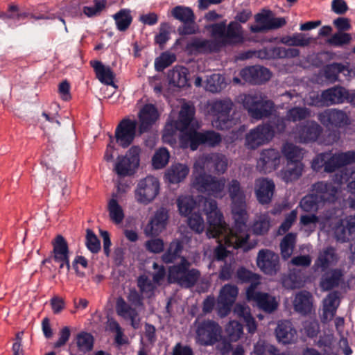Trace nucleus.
I'll return each mask as SVG.
<instances>
[{"mask_svg":"<svg viewBox=\"0 0 355 355\" xmlns=\"http://www.w3.org/2000/svg\"><path fill=\"white\" fill-rule=\"evenodd\" d=\"M167 220V211L164 209H159L144 228V234L148 236L159 234L165 229Z\"/></svg>","mask_w":355,"mask_h":355,"instance_id":"b1692460","label":"nucleus"},{"mask_svg":"<svg viewBox=\"0 0 355 355\" xmlns=\"http://www.w3.org/2000/svg\"><path fill=\"white\" fill-rule=\"evenodd\" d=\"M336 257L332 249H328L321 252L315 263V267L320 268L324 271L320 281V286L322 290L327 291L338 285L341 277L339 270H330L331 266L336 261Z\"/></svg>","mask_w":355,"mask_h":355,"instance_id":"0eeeda50","label":"nucleus"},{"mask_svg":"<svg viewBox=\"0 0 355 355\" xmlns=\"http://www.w3.org/2000/svg\"><path fill=\"white\" fill-rule=\"evenodd\" d=\"M320 224L321 227H331V231L334 232L336 237L338 240H344L347 230H349L355 225V217L349 216L345 218H340L337 216L330 217L325 221L320 220L313 215H303L300 218L301 229L309 234L313 232L317 224ZM330 232V230H327Z\"/></svg>","mask_w":355,"mask_h":355,"instance_id":"39448f33","label":"nucleus"},{"mask_svg":"<svg viewBox=\"0 0 355 355\" xmlns=\"http://www.w3.org/2000/svg\"><path fill=\"white\" fill-rule=\"evenodd\" d=\"M283 153L288 162L282 173V178L286 182L295 180L301 175L302 171V164L298 162L302 152L292 144H286L283 148Z\"/></svg>","mask_w":355,"mask_h":355,"instance_id":"9b49d317","label":"nucleus"},{"mask_svg":"<svg viewBox=\"0 0 355 355\" xmlns=\"http://www.w3.org/2000/svg\"><path fill=\"white\" fill-rule=\"evenodd\" d=\"M113 18L117 28L121 31H125L130 25L132 20L131 12L128 9L121 10L114 15Z\"/></svg>","mask_w":355,"mask_h":355,"instance_id":"4c0bfd02","label":"nucleus"},{"mask_svg":"<svg viewBox=\"0 0 355 355\" xmlns=\"http://www.w3.org/2000/svg\"><path fill=\"white\" fill-rule=\"evenodd\" d=\"M171 14L175 19L185 23L193 20V13L189 8L177 6L172 10Z\"/></svg>","mask_w":355,"mask_h":355,"instance_id":"c03bdc74","label":"nucleus"},{"mask_svg":"<svg viewBox=\"0 0 355 355\" xmlns=\"http://www.w3.org/2000/svg\"><path fill=\"white\" fill-rule=\"evenodd\" d=\"M311 39L302 33H297L291 37H285L282 39V42L288 46H304L308 45Z\"/></svg>","mask_w":355,"mask_h":355,"instance_id":"37998d69","label":"nucleus"},{"mask_svg":"<svg viewBox=\"0 0 355 355\" xmlns=\"http://www.w3.org/2000/svg\"><path fill=\"white\" fill-rule=\"evenodd\" d=\"M70 337V330L69 327H64L60 331V337L58 340L54 343L53 347L55 348H59L64 345L69 340Z\"/></svg>","mask_w":355,"mask_h":355,"instance_id":"69168bd1","label":"nucleus"},{"mask_svg":"<svg viewBox=\"0 0 355 355\" xmlns=\"http://www.w3.org/2000/svg\"><path fill=\"white\" fill-rule=\"evenodd\" d=\"M339 304L338 297L336 293H330L323 302V312L322 318L327 322L331 320L336 313Z\"/></svg>","mask_w":355,"mask_h":355,"instance_id":"473e14b6","label":"nucleus"},{"mask_svg":"<svg viewBox=\"0 0 355 355\" xmlns=\"http://www.w3.org/2000/svg\"><path fill=\"white\" fill-rule=\"evenodd\" d=\"M234 313L237 317L243 318L250 332L253 333L255 331L257 325L248 307L237 304L234 309Z\"/></svg>","mask_w":355,"mask_h":355,"instance_id":"f704fd0d","label":"nucleus"},{"mask_svg":"<svg viewBox=\"0 0 355 355\" xmlns=\"http://www.w3.org/2000/svg\"><path fill=\"white\" fill-rule=\"evenodd\" d=\"M175 60L174 54L165 52L157 57L155 60V68L156 71H162L171 64Z\"/></svg>","mask_w":355,"mask_h":355,"instance_id":"de8ad7c7","label":"nucleus"},{"mask_svg":"<svg viewBox=\"0 0 355 355\" xmlns=\"http://www.w3.org/2000/svg\"><path fill=\"white\" fill-rule=\"evenodd\" d=\"M286 24L283 17H274L269 10H263L255 15V23L250 26L252 33L263 32L267 30L277 28Z\"/></svg>","mask_w":355,"mask_h":355,"instance_id":"2eb2a0df","label":"nucleus"},{"mask_svg":"<svg viewBox=\"0 0 355 355\" xmlns=\"http://www.w3.org/2000/svg\"><path fill=\"white\" fill-rule=\"evenodd\" d=\"M137 122L130 119L123 120L117 126L115 132L116 142L123 148L128 146L134 140L136 135Z\"/></svg>","mask_w":355,"mask_h":355,"instance_id":"f3484780","label":"nucleus"},{"mask_svg":"<svg viewBox=\"0 0 355 355\" xmlns=\"http://www.w3.org/2000/svg\"><path fill=\"white\" fill-rule=\"evenodd\" d=\"M343 180L348 182L347 190L343 195L347 198L350 207L355 209V176H348L347 174L336 175L334 183L327 184L322 182L315 185V189L318 192L317 196L324 200L332 201L338 196V189H340Z\"/></svg>","mask_w":355,"mask_h":355,"instance_id":"423d86ee","label":"nucleus"},{"mask_svg":"<svg viewBox=\"0 0 355 355\" xmlns=\"http://www.w3.org/2000/svg\"><path fill=\"white\" fill-rule=\"evenodd\" d=\"M278 255L268 250H261L257 258V265L259 268L267 275H274L278 270Z\"/></svg>","mask_w":355,"mask_h":355,"instance_id":"412c9836","label":"nucleus"},{"mask_svg":"<svg viewBox=\"0 0 355 355\" xmlns=\"http://www.w3.org/2000/svg\"><path fill=\"white\" fill-rule=\"evenodd\" d=\"M293 306L301 314L310 313L313 308L312 295L306 291L297 293L293 300Z\"/></svg>","mask_w":355,"mask_h":355,"instance_id":"bb28decb","label":"nucleus"},{"mask_svg":"<svg viewBox=\"0 0 355 355\" xmlns=\"http://www.w3.org/2000/svg\"><path fill=\"white\" fill-rule=\"evenodd\" d=\"M355 162V151L340 153L331 156L326 153L318 155L313 162L312 167L314 170H319L322 166L326 171H332L336 168Z\"/></svg>","mask_w":355,"mask_h":355,"instance_id":"f8f14e48","label":"nucleus"},{"mask_svg":"<svg viewBox=\"0 0 355 355\" xmlns=\"http://www.w3.org/2000/svg\"><path fill=\"white\" fill-rule=\"evenodd\" d=\"M86 244L88 249L92 252H97L100 250V242L98 238L89 230H87Z\"/></svg>","mask_w":355,"mask_h":355,"instance_id":"6e6d98bb","label":"nucleus"},{"mask_svg":"<svg viewBox=\"0 0 355 355\" xmlns=\"http://www.w3.org/2000/svg\"><path fill=\"white\" fill-rule=\"evenodd\" d=\"M351 35L348 33L339 32L334 34L329 40V42L335 46H341L348 44L351 41Z\"/></svg>","mask_w":355,"mask_h":355,"instance_id":"4d7b16f0","label":"nucleus"},{"mask_svg":"<svg viewBox=\"0 0 355 355\" xmlns=\"http://www.w3.org/2000/svg\"><path fill=\"white\" fill-rule=\"evenodd\" d=\"M169 158L168 151L164 148H161L154 153L152 157V165L155 169H161L168 164Z\"/></svg>","mask_w":355,"mask_h":355,"instance_id":"ea45409f","label":"nucleus"},{"mask_svg":"<svg viewBox=\"0 0 355 355\" xmlns=\"http://www.w3.org/2000/svg\"><path fill=\"white\" fill-rule=\"evenodd\" d=\"M168 38V26L166 24L161 25L159 32L155 37V42L159 45H162L166 43Z\"/></svg>","mask_w":355,"mask_h":355,"instance_id":"e2e57ef3","label":"nucleus"},{"mask_svg":"<svg viewBox=\"0 0 355 355\" xmlns=\"http://www.w3.org/2000/svg\"><path fill=\"white\" fill-rule=\"evenodd\" d=\"M76 343L80 351L87 352L92 349L94 344V339L91 334L82 332L77 336Z\"/></svg>","mask_w":355,"mask_h":355,"instance_id":"a18cd8bd","label":"nucleus"},{"mask_svg":"<svg viewBox=\"0 0 355 355\" xmlns=\"http://www.w3.org/2000/svg\"><path fill=\"white\" fill-rule=\"evenodd\" d=\"M128 300L130 305L123 298L119 297L116 301V311L124 320L130 321L134 329H137L140 323L139 312L142 308L141 298L136 291H130Z\"/></svg>","mask_w":355,"mask_h":355,"instance_id":"6e6552de","label":"nucleus"},{"mask_svg":"<svg viewBox=\"0 0 355 355\" xmlns=\"http://www.w3.org/2000/svg\"><path fill=\"white\" fill-rule=\"evenodd\" d=\"M256 68V76L254 77V81H265L270 78V73L268 69L264 67H255Z\"/></svg>","mask_w":355,"mask_h":355,"instance_id":"774afa93","label":"nucleus"},{"mask_svg":"<svg viewBox=\"0 0 355 355\" xmlns=\"http://www.w3.org/2000/svg\"><path fill=\"white\" fill-rule=\"evenodd\" d=\"M193 108L184 104L180 112L178 121H169L165 126L163 139L165 142L173 144L175 141V134L180 132V144L184 148L190 147L195 150L201 144L214 146L220 141L218 134L214 132H198L193 119Z\"/></svg>","mask_w":355,"mask_h":355,"instance_id":"f03ea898","label":"nucleus"},{"mask_svg":"<svg viewBox=\"0 0 355 355\" xmlns=\"http://www.w3.org/2000/svg\"><path fill=\"white\" fill-rule=\"evenodd\" d=\"M220 334V329L214 322L203 323L197 330V340L202 344L210 345L218 339Z\"/></svg>","mask_w":355,"mask_h":355,"instance_id":"5701e85b","label":"nucleus"},{"mask_svg":"<svg viewBox=\"0 0 355 355\" xmlns=\"http://www.w3.org/2000/svg\"><path fill=\"white\" fill-rule=\"evenodd\" d=\"M284 127L283 122L275 128H272L270 125L258 127L247 135L246 144L251 148H256L271 139L274 134L282 131Z\"/></svg>","mask_w":355,"mask_h":355,"instance_id":"4468645a","label":"nucleus"},{"mask_svg":"<svg viewBox=\"0 0 355 355\" xmlns=\"http://www.w3.org/2000/svg\"><path fill=\"white\" fill-rule=\"evenodd\" d=\"M106 3L105 0H96L94 2V4L84 6L83 12L88 17L98 15L105 8Z\"/></svg>","mask_w":355,"mask_h":355,"instance_id":"8fccbe9b","label":"nucleus"},{"mask_svg":"<svg viewBox=\"0 0 355 355\" xmlns=\"http://www.w3.org/2000/svg\"><path fill=\"white\" fill-rule=\"evenodd\" d=\"M141 149L138 146H132L124 155L119 156L114 164V171L120 177L133 175L140 164Z\"/></svg>","mask_w":355,"mask_h":355,"instance_id":"1a4fd4ad","label":"nucleus"},{"mask_svg":"<svg viewBox=\"0 0 355 355\" xmlns=\"http://www.w3.org/2000/svg\"><path fill=\"white\" fill-rule=\"evenodd\" d=\"M295 331L289 322H281L276 329L277 338L283 343H289L295 338Z\"/></svg>","mask_w":355,"mask_h":355,"instance_id":"72a5a7b5","label":"nucleus"},{"mask_svg":"<svg viewBox=\"0 0 355 355\" xmlns=\"http://www.w3.org/2000/svg\"><path fill=\"white\" fill-rule=\"evenodd\" d=\"M270 227V221L268 215L263 214L257 217L253 226V232L257 234H262L266 232Z\"/></svg>","mask_w":355,"mask_h":355,"instance_id":"09e8293b","label":"nucleus"},{"mask_svg":"<svg viewBox=\"0 0 355 355\" xmlns=\"http://www.w3.org/2000/svg\"><path fill=\"white\" fill-rule=\"evenodd\" d=\"M275 185L267 179L258 180L256 183V194L258 200L262 203H268L273 195Z\"/></svg>","mask_w":355,"mask_h":355,"instance_id":"cd10ccee","label":"nucleus"},{"mask_svg":"<svg viewBox=\"0 0 355 355\" xmlns=\"http://www.w3.org/2000/svg\"><path fill=\"white\" fill-rule=\"evenodd\" d=\"M211 164L207 157L200 158L196 162L193 167V186L201 192L221 198L225 193V180L224 178H213L205 173V168H208Z\"/></svg>","mask_w":355,"mask_h":355,"instance_id":"20e7f679","label":"nucleus"},{"mask_svg":"<svg viewBox=\"0 0 355 355\" xmlns=\"http://www.w3.org/2000/svg\"><path fill=\"white\" fill-rule=\"evenodd\" d=\"M138 285L141 291L149 296L153 291L155 286L152 284L145 277H141L138 280Z\"/></svg>","mask_w":355,"mask_h":355,"instance_id":"338daca9","label":"nucleus"},{"mask_svg":"<svg viewBox=\"0 0 355 355\" xmlns=\"http://www.w3.org/2000/svg\"><path fill=\"white\" fill-rule=\"evenodd\" d=\"M238 278L243 282H250L251 285L249 288H252V291H254V288L260 282V277L257 274H253L251 272L241 268L237 272Z\"/></svg>","mask_w":355,"mask_h":355,"instance_id":"49530a36","label":"nucleus"},{"mask_svg":"<svg viewBox=\"0 0 355 355\" xmlns=\"http://www.w3.org/2000/svg\"><path fill=\"white\" fill-rule=\"evenodd\" d=\"M243 103L249 113L254 118H261L266 115L272 107V102L263 101L260 97L252 96H245Z\"/></svg>","mask_w":355,"mask_h":355,"instance_id":"a211bd4d","label":"nucleus"},{"mask_svg":"<svg viewBox=\"0 0 355 355\" xmlns=\"http://www.w3.org/2000/svg\"><path fill=\"white\" fill-rule=\"evenodd\" d=\"M280 163L279 153L274 149L263 150L258 161V166L266 172H270L277 168Z\"/></svg>","mask_w":355,"mask_h":355,"instance_id":"a878e982","label":"nucleus"},{"mask_svg":"<svg viewBox=\"0 0 355 355\" xmlns=\"http://www.w3.org/2000/svg\"><path fill=\"white\" fill-rule=\"evenodd\" d=\"M227 36L234 42L241 41L243 33L241 25L236 22L230 23L227 28Z\"/></svg>","mask_w":355,"mask_h":355,"instance_id":"603ef678","label":"nucleus"},{"mask_svg":"<svg viewBox=\"0 0 355 355\" xmlns=\"http://www.w3.org/2000/svg\"><path fill=\"white\" fill-rule=\"evenodd\" d=\"M355 104V92L349 96L347 92L342 87H336L326 90L321 95V101H313L311 103L315 105H329L344 102L347 98Z\"/></svg>","mask_w":355,"mask_h":355,"instance_id":"6ab92c4d","label":"nucleus"},{"mask_svg":"<svg viewBox=\"0 0 355 355\" xmlns=\"http://www.w3.org/2000/svg\"><path fill=\"white\" fill-rule=\"evenodd\" d=\"M320 120L324 125H341L347 123L348 118L346 114L342 111L329 110L320 115Z\"/></svg>","mask_w":355,"mask_h":355,"instance_id":"2f4dec72","label":"nucleus"},{"mask_svg":"<svg viewBox=\"0 0 355 355\" xmlns=\"http://www.w3.org/2000/svg\"><path fill=\"white\" fill-rule=\"evenodd\" d=\"M297 217V211L295 210L292 211L288 216L286 218L284 223L281 225L279 229V234H283L286 232L291 227L293 223L295 221Z\"/></svg>","mask_w":355,"mask_h":355,"instance_id":"0e129e2a","label":"nucleus"},{"mask_svg":"<svg viewBox=\"0 0 355 355\" xmlns=\"http://www.w3.org/2000/svg\"><path fill=\"white\" fill-rule=\"evenodd\" d=\"M170 83L177 87H184L187 85V69L182 67H176L168 73Z\"/></svg>","mask_w":355,"mask_h":355,"instance_id":"c9c22d12","label":"nucleus"},{"mask_svg":"<svg viewBox=\"0 0 355 355\" xmlns=\"http://www.w3.org/2000/svg\"><path fill=\"white\" fill-rule=\"evenodd\" d=\"M229 191L232 199V214L235 220L234 227L227 228L223 216L218 209L215 201L205 200L202 204L199 203L196 210L193 211L188 217L190 227L198 233L205 230L204 220L199 214L203 209L207 215V235L209 237L218 238L220 245L216 248L215 255L217 259H223L227 255L229 250H225L222 244L232 248H242L248 250L254 247V244L248 241L249 235L247 232L245 222L248 216L245 209L243 195L239 192V183L232 181Z\"/></svg>","mask_w":355,"mask_h":355,"instance_id":"f257e3e1","label":"nucleus"},{"mask_svg":"<svg viewBox=\"0 0 355 355\" xmlns=\"http://www.w3.org/2000/svg\"><path fill=\"white\" fill-rule=\"evenodd\" d=\"M140 132L146 131L158 119L159 114L152 105H145L139 112Z\"/></svg>","mask_w":355,"mask_h":355,"instance_id":"c85d7f7f","label":"nucleus"},{"mask_svg":"<svg viewBox=\"0 0 355 355\" xmlns=\"http://www.w3.org/2000/svg\"><path fill=\"white\" fill-rule=\"evenodd\" d=\"M42 116L44 119V128L46 131H51V130H56L58 129L60 125V121L57 119V116L55 114L53 116H50L49 114L44 112L42 115Z\"/></svg>","mask_w":355,"mask_h":355,"instance_id":"864d4df0","label":"nucleus"},{"mask_svg":"<svg viewBox=\"0 0 355 355\" xmlns=\"http://www.w3.org/2000/svg\"><path fill=\"white\" fill-rule=\"evenodd\" d=\"M189 168L184 164H173L164 173L165 181L169 184H178L188 175Z\"/></svg>","mask_w":355,"mask_h":355,"instance_id":"393cba45","label":"nucleus"},{"mask_svg":"<svg viewBox=\"0 0 355 355\" xmlns=\"http://www.w3.org/2000/svg\"><path fill=\"white\" fill-rule=\"evenodd\" d=\"M23 336L24 332L19 331L12 339V352L13 355H24V350L22 347Z\"/></svg>","mask_w":355,"mask_h":355,"instance_id":"5fc2aeb1","label":"nucleus"},{"mask_svg":"<svg viewBox=\"0 0 355 355\" xmlns=\"http://www.w3.org/2000/svg\"><path fill=\"white\" fill-rule=\"evenodd\" d=\"M226 333L230 340L236 341L243 334V327L238 322L231 321L226 327Z\"/></svg>","mask_w":355,"mask_h":355,"instance_id":"3c124183","label":"nucleus"},{"mask_svg":"<svg viewBox=\"0 0 355 355\" xmlns=\"http://www.w3.org/2000/svg\"><path fill=\"white\" fill-rule=\"evenodd\" d=\"M246 296L249 301H254L256 304L266 312H272L278 306V301L275 297L266 293H257L248 288L246 291Z\"/></svg>","mask_w":355,"mask_h":355,"instance_id":"4be33fe9","label":"nucleus"},{"mask_svg":"<svg viewBox=\"0 0 355 355\" xmlns=\"http://www.w3.org/2000/svg\"><path fill=\"white\" fill-rule=\"evenodd\" d=\"M107 210L110 220L115 224H121L125 217L123 207L119 202L118 195L114 193L107 202Z\"/></svg>","mask_w":355,"mask_h":355,"instance_id":"c756f323","label":"nucleus"},{"mask_svg":"<svg viewBox=\"0 0 355 355\" xmlns=\"http://www.w3.org/2000/svg\"><path fill=\"white\" fill-rule=\"evenodd\" d=\"M319 127L313 122H309L299 132L300 140L308 142L316 139L319 134Z\"/></svg>","mask_w":355,"mask_h":355,"instance_id":"58836bf2","label":"nucleus"},{"mask_svg":"<svg viewBox=\"0 0 355 355\" xmlns=\"http://www.w3.org/2000/svg\"><path fill=\"white\" fill-rule=\"evenodd\" d=\"M181 250L180 243L172 242L168 251L164 254L163 260L166 263L176 261L182 266H174L169 268L168 279L169 282H178L183 286L193 285L198 277V272L196 270H188L189 263L183 258L178 256Z\"/></svg>","mask_w":355,"mask_h":355,"instance_id":"7ed1b4c3","label":"nucleus"},{"mask_svg":"<svg viewBox=\"0 0 355 355\" xmlns=\"http://www.w3.org/2000/svg\"><path fill=\"white\" fill-rule=\"evenodd\" d=\"M283 285L286 288L294 289L302 286V282L295 275H291L283 279Z\"/></svg>","mask_w":355,"mask_h":355,"instance_id":"052dcab7","label":"nucleus"},{"mask_svg":"<svg viewBox=\"0 0 355 355\" xmlns=\"http://www.w3.org/2000/svg\"><path fill=\"white\" fill-rule=\"evenodd\" d=\"M295 234H288L282 241L280 248L282 256L284 259H286L292 254L295 243Z\"/></svg>","mask_w":355,"mask_h":355,"instance_id":"79ce46f5","label":"nucleus"},{"mask_svg":"<svg viewBox=\"0 0 355 355\" xmlns=\"http://www.w3.org/2000/svg\"><path fill=\"white\" fill-rule=\"evenodd\" d=\"M177 205L181 216H187L196 210L198 205L193 199L189 196H182L177 200Z\"/></svg>","mask_w":355,"mask_h":355,"instance_id":"e433bc0d","label":"nucleus"},{"mask_svg":"<svg viewBox=\"0 0 355 355\" xmlns=\"http://www.w3.org/2000/svg\"><path fill=\"white\" fill-rule=\"evenodd\" d=\"M238 294L237 288L232 285H225L221 289L218 296L216 309L218 314L224 317L228 314L232 303Z\"/></svg>","mask_w":355,"mask_h":355,"instance_id":"aec40b11","label":"nucleus"},{"mask_svg":"<svg viewBox=\"0 0 355 355\" xmlns=\"http://www.w3.org/2000/svg\"><path fill=\"white\" fill-rule=\"evenodd\" d=\"M315 200L316 198L313 196H306L300 202V206L306 211H313L318 208Z\"/></svg>","mask_w":355,"mask_h":355,"instance_id":"bf43d9fd","label":"nucleus"},{"mask_svg":"<svg viewBox=\"0 0 355 355\" xmlns=\"http://www.w3.org/2000/svg\"><path fill=\"white\" fill-rule=\"evenodd\" d=\"M91 64L96 72L97 78L101 83L112 85L115 87L113 83L114 74L110 67L103 65L101 62L97 60L92 61Z\"/></svg>","mask_w":355,"mask_h":355,"instance_id":"7c9ffc66","label":"nucleus"},{"mask_svg":"<svg viewBox=\"0 0 355 355\" xmlns=\"http://www.w3.org/2000/svg\"><path fill=\"white\" fill-rule=\"evenodd\" d=\"M53 252L51 258L60 265V269L69 270V250L66 240L61 235H58L52 241Z\"/></svg>","mask_w":355,"mask_h":355,"instance_id":"dca6fc26","label":"nucleus"},{"mask_svg":"<svg viewBox=\"0 0 355 355\" xmlns=\"http://www.w3.org/2000/svg\"><path fill=\"white\" fill-rule=\"evenodd\" d=\"M159 191V182L157 178L153 176H147L141 180L135 191V198L137 202L147 204L153 200Z\"/></svg>","mask_w":355,"mask_h":355,"instance_id":"ddd939ff","label":"nucleus"},{"mask_svg":"<svg viewBox=\"0 0 355 355\" xmlns=\"http://www.w3.org/2000/svg\"><path fill=\"white\" fill-rule=\"evenodd\" d=\"M73 268L79 276L85 275L88 269L87 260L83 257H78L73 262Z\"/></svg>","mask_w":355,"mask_h":355,"instance_id":"13d9d810","label":"nucleus"},{"mask_svg":"<svg viewBox=\"0 0 355 355\" xmlns=\"http://www.w3.org/2000/svg\"><path fill=\"white\" fill-rule=\"evenodd\" d=\"M146 247L148 250L157 253L161 252L164 248V243L161 239H154L146 243Z\"/></svg>","mask_w":355,"mask_h":355,"instance_id":"680f3d73","label":"nucleus"},{"mask_svg":"<svg viewBox=\"0 0 355 355\" xmlns=\"http://www.w3.org/2000/svg\"><path fill=\"white\" fill-rule=\"evenodd\" d=\"M225 86L224 78L219 74H212L206 80L204 87L207 90L216 92Z\"/></svg>","mask_w":355,"mask_h":355,"instance_id":"a19ab883","label":"nucleus"},{"mask_svg":"<svg viewBox=\"0 0 355 355\" xmlns=\"http://www.w3.org/2000/svg\"><path fill=\"white\" fill-rule=\"evenodd\" d=\"M233 103L230 99L220 100L211 104L212 125L218 129H227L234 123L230 114L232 110Z\"/></svg>","mask_w":355,"mask_h":355,"instance_id":"9d476101","label":"nucleus"}]
</instances>
